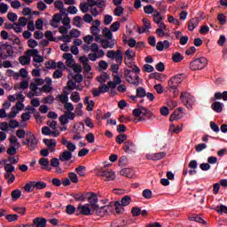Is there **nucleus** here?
I'll return each mask as SVG.
<instances>
[{
    "label": "nucleus",
    "instance_id": "f257e3e1",
    "mask_svg": "<svg viewBox=\"0 0 227 227\" xmlns=\"http://www.w3.org/2000/svg\"><path fill=\"white\" fill-rule=\"evenodd\" d=\"M13 56V47L7 43H2L0 45V67L3 66V60L7 59V58H12Z\"/></svg>",
    "mask_w": 227,
    "mask_h": 227
},
{
    "label": "nucleus",
    "instance_id": "f03ea898",
    "mask_svg": "<svg viewBox=\"0 0 227 227\" xmlns=\"http://www.w3.org/2000/svg\"><path fill=\"white\" fill-rule=\"evenodd\" d=\"M207 58L205 57H201L193 61H192L190 63V68L191 70H203V68H205V67H207Z\"/></svg>",
    "mask_w": 227,
    "mask_h": 227
},
{
    "label": "nucleus",
    "instance_id": "7ed1b4c3",
    "mask_svg": "<svg viewBox=\"0 0 227 227\" xmlns=\"http://www.w3.org/2000/svg\"><path fill=\"white\" fill-rule=\"evenodd\" d=\"M76 215H93V207L90 204H79L76 208Z\"/></svg>",
    "mask_w": 227,
    "mask_h": 227
},
{
    "label": "nucleus",
    "instance_id": "20e7f679",
    "mask_svg": "<svg viewBox=\"0 0 227 227\" xmlns=\"http://www.w3.org/2000/svg\"><path fill=\"white\" fill-rule=\"evenodd\" d=\"M184 79H185L184 74H178L171 77L170 80L168 81V86L170 90H176L178 88V84H181Z\"/></svg>",
    "mask_w": 227,
    "mask_h": 227
},
{
    "label": "nucleus",
    "instance_id": "39448f33",
    "mask_svg": "<svg viewBox=\"0 0 227 227\" xmlns=\"http://www.w3.org/2000/svg\"><path fill=\"white\" fill-rule=\"evenodd\" d=\"M181 100L183 102H186L185 106L187 107V109H192V106H194V102H196L194 96L191 95V93L189 92L181 93Z\"/></svg>",
    "mask_w": 227,
    "mask_h": 227
},
{
    "label": "nucleus",
    "instance_id": "423d86ee",
    "mask_svg": "<svg viewBox=\"0 0 227 227\" xmlns=\"http://www.w3.org/2000/svg\"><path fill=\"white\" fill-rule=\"evenodd\" d=\"M98 176L103 178L105 182H111L116 178V175L111 169H102L98 172Z\"/></svg>",
    "mask_w": 227,
    "mask_h": 227
},
{
    "label": "nucleus",
    "instance_id": "0eeeda50",
    "mask_svg": "<svg viewBox=\"0 0 227 227\" xmlns=\"http://www.w3.org/2000/svg\"><path fill=\"white\" fill-rule=\"evenodd\" d=\"M27 141L28 142V149L33 152L38 146V141H36V137L34 136L33 132H27Z\"/></svg>",
    "mask_w": 227,
    "mask_h": 227
},
{
    "label": "nucleus",
    "instance_id": "6e6552de",
    "mask_svg": "<svg viewBox=\"0 0 227 227\" xmlns=\"http://www.w3.org/2000/svg\"><path fill=\"white\" fill-rule=\"evenodd\" d=\"M86 194H89L86 198L88 200L89 204L91 208L96 209L98 207V197L97 196V193L95 192H86Z\"/></svg>",
    "mask_w": 227,
    "mask_h": 227
},
{
    "label": "nucleus",
    "instance_id": "1a4fd4ad",
    "mask_svg": "<svg viewBox=\"0 0 227 227\" xmlns=\"http://www.w3.org/2000/svg\"><path fill=\"white\" fill-rule=\"evenodd\" d=\"M68 120H75V114L73 112H65L64 114L60 115L59 118V121L62 125L68 124Z\"/></svg>",
    "mask_w": 227,
    "mask_h": 227
},
{
    "label": "nucleus",
    "instance_id": "9d476101",
    "mask_svg": "<svg viewBox=\"0 0 227 227\" xmlns=\"http://www.w3.org/2000/svg\"><path fill=\"white\" fill-rule=\"evenodd\" d=\"M2 125H4V128H1V130L4 132H8V129H17L19 127V121L17 120H11L9 123L6 121L2 122Z\"/></svg>",
    "mask_w": 227,
    "mask_h": 227
},
{
    "label": "nucleus",
    "instance_id": "9b49d317",
    "mask_svg": "<svg viewBox=\"0 0 227 227\" xmlns=\"http://www.w3.org/2000/svg\"><path fill=\"white\" fill-rule=\"evenodd\" d=\"M43 142L48 146L50 152H56V145H58L56 139L44 138Z\"/></svg>",
    "mask_w": 227,
    "mask_h": 227
},
{
    "label": "nucleus",
    "instance_id": "f8f14e48",
    "mask_svg": "<svg viewBox=\"0 0 227 227\" xmlns=\"http://www.w3.org/2000/svg\"><path fill=\"white\" fill-rule=\"evenodd\" d=\"M32 226L34 227H47V219L43 217H36L33 220Z\"/></svg>",
    "mask_w": 227,
    "mask_h": 227
},
{
    "label": "nucleus",
    "instance_id": "ddd939ff",
    "mask_svg": "<svg viewBox=\"0 0 227 227\" xmlns=\"http://www.w3.org/2000/svg\"><path fill=\"white\" fill-rule=\"evenodd\" d=\"M89 195L90 193H86V192L71 193V197L74 198L75 201H82V202L86 201V199L88 198Z\"/></svg>",
    "mask_w": 227,
    "mask_h": 227
},
{
    "label": "nucleus",
    "instance_id": "4468645a",
    "mask_svg": "<svg viewBox=\"0 0 227 227\" xmlns=\"http://www.w3.org/2000/svg\"><path fill=\"white\" fill-rule=\"evenodd\" d=\"M63 19V16L59 13H55L52 17V20L50 21V25L51 27H58V24L61 22V20Z\"/></svg>",
    "mask_w": 227,
    "mask_h": 227
},
{
    "label": "nucleus",
    "instance_id": "2eb2a0df",
    "mask_svg": "<svg viewBox=\"0 0 227 227\" xmlns=\"http://www.w3.org/2000/svg\"><path fill=\"white\" fill-rule=\"evenodd\" d=\"M98 207H92V211H93V215L94 214H96V215H98L99 217H106V215H107V214L106 213V208L100 206H97Z\"/></svg>",
    "mask_w": 227,
    "mask_h": 227
},
{
    "label": "nucleus",
    "instance_id": "dca6fc26",
    "mask_svg": "<svg viewBox=\"0 0 227 227\" xmlns=\"http://www.w3.org/2000/svg\"><path fill=\"white\" fill-rule=\"evenodd\" d=\"M71 159L72 153L67 150L61 153L59 156V160H61V162H68Z\"/></svg>",
    "mask_w": 227,
    "mask_h": 227
},
{
    "label": "nucleus",
    "instance_id": "f3484780",
    "mask_svg": "<svg viewBox=\"0 0 227 227\" xmlns=\"http://www.w3.org/2000/svg\"><path fill=\"white\" fill-rule=\"evenodd\" d=\"M137 107H139V109H141L142 111V116H144V118H148V120H152V116H153V114H152V111L148 110L146 107L141 106V105H137Z\"/></svg>",
    "mask_w": 227,
    "mask_h": 227
},
{
    "label": "nucleus",
    "instance_id": "a211bd4d",
    "mask_svg": "<svg viewBox=\"0 0 227 227\" xmlns=\"http://www.w3.org/2000/svg\"><path fill=\"white\" fill-rule=\"evenodd\" d=\"M38 162L42 169H45L46 171H51L52 169L51 168H49V159L41 158Z\"/></svg>",
    "mask_w": 227,
    "mask_h": 227
},
{
    "label": "nucleus",
    "instance_id": "6ab92c4d",
    "mask_svg": "<svg viewBox=\"0 0 227 227\" xmlns=\"http://www.w3.org/2000/svg\"><path fill=\"white\" fill-rule=\"evenodd\" d=\"M122 148L126 153H129V152H132V150H135L136 145H134V143L130 141H126Z\"/></svg>",
    "mask_w": 227,
    "mask_h": 227
},
{
    "label": "nucleus",
    "instance_id": "aec40b11",
    "mask_svg": "<svg viewBox=\"0 0 227 227\" xmlns=\"http://www.w3.org/2000/svg\"><path fill=\"white\" fill-rule=\"evenodd\" d=\"M198 24H200V20H198V18H192L188 23L189 31L196 29V27H198Z\"/></svg>",
    "mask_w": 227,
    "mask_h": 227
},
{
    "label": "nucleus",
    "instance_id": "412c9836",
    "mask_svg": "<svg viewBox=\"0 0 227 227\" xmlns=\"http://www.w3.org/2000/svg\"><path fill=\"white\" fill-rule=\"evenodd\" d=\"M211 109L215 111V113H223V103L219 101H215L211 105Z\"/></svg>",
    "mask_w": 227,
    "mask_h": 227
},
{
    "label": "nucleus",
    "instance_id": "4be33fe9",
    "mask_svg": "<svg viewBox=\"0 0 227 227\" xmlns=\"http://www.w3.org/2000/svg\"><path fill=\"white\" fill-rule=\"evenodd\" d=\"M188 219L189 221H194L195 223H200V224H207V222L199 215H192L189 216Z\"/></svg>",
    "mask_w": 227,
    "mask_h": 227
},
{
    "label": "nucleus",
    "instance_id": "5701e85b",
    "mask_svg": "<svg viewBox=\"0 0 227 227\" xmlns=\"http://www.w3.org/2000/svg\"><path fill=\"white\" fill-rule=\"evenodd\" d=\"M120 175H121L122 176H127V178H132V176H134V172L132 171V169L126 168H122L120 171Z\"/></svg>",
    "mask_w": 227,
    "mask_h": 227
},
{
    "label": "nucleus",
    "instance_id": "b1692460",
    "mask_svg": "<svg viewBox=\"0 0 227 227\" xmlns=\"http://www.w3.org/2000/svg\"><path fill=\"white\" fill-rule=\"evenodd\" d=\"M114 207L115 208V212L116 214H122L123 212H125V206L121 205V203H120V201H115L114 202Z\"/></svg>",
    "mask_w": 227,
    "mask_h": 227
},
{
    "label": "nucleus",
    "instance_id": "393cba45",
    "mask_svg": "<svg viewBox=\"0 0 227 227\" xmlns=\"http://www.w3.org/2000/svg\"><path fill=\"white\" fill-rule=\"evenodd\" d=\"M120 203L122 205V207H129V205L132 203V198L129 195H125L121 198Z\"/></svg>",
    "mask_w": 227,
    "mask_h": 227
},
{
    "label": "nucleus",
    "instance_id": "a878e982",
    "mask_svg": "<svg viewBox=\"0 0 227 227\" xmlns=\"http://www.w3.org/2000/svg\"><path fill=\"white\" fill-rule=\"evenodd\" d=\"M25 192H33L35 191V181H29L23 187Z\"/></svg>",
    "mask_w": 227,
    "mask_h": 227
},
{
    "label": "nucleus",
    "instance_id": "bb28decb",
    "mask_svg": "<svg viewBox=\"0 0 227 227\" xmlns=\"http://www.w3.org/2000/svg\"><path fill=\"white\" fill-rule=\"evenodd\" d=\"M34 187L37 189V191H42L47 187V183L43 181H34Z\"/></svg>",
    "mask_w": 227,
    "mask_h": 227
},
{
    "label": "nucleus",
    "instance_id": "cd10ccee",
    "mask_svg": "<svg viewBox=\"0 0 227 227\" xmlns=\"http://www.w3.org/2000/svg\"><path fill=\"white\" fill-rule=\"evenodd\" d=\"M114 59L119 65H121V63H123V54H121V50H117L115 51Z\"/></svg>",
    "mask_w": 227,
    "mask_h": 227
},
{
    "label": "nucleus",
    "instance_id": "c85d7f7f",
    "mask_svg": "<svg viewBox=\"0 0 227 227\" xmlns=\"http://www.w3.org/2000/svg\"><path fill=\"white\" fill-rule=\"evenodd\" d=\"M222 98L224 100V102L227 101V91L226 90H224L223 93H221V92L215 93V100H222Z\"/></svg>",
    "mask_w": 227,
    "mask_h": 227
},
{
    "label": "nucleus",
    "instance_id": "c756f323",
    "mask_svg": "<svg viewBox=\"0 0 227 227\" xmlns=\"http://www.w3.org/2000/svg\"><path fill=\"white\" fill-rule=\"evenodd\" d=\"M103 49H113L114 47V43L109 42V39H103L101 41Z\"/></svg>",
    "mask_w": 227,
    "mask_h": 227
},
{
    "label": "nucleus",
    "instance_id": "7c9ffc66",
    "mask_svg": "<svg viewBox=\"0 0 227 227\" xmlns=\"http://www.w3.org/2000/svg\"><path fill=\"white\" fill-rule=\"evenodd\" d=\"M19 61L20 63V65L26 66V65H29V63H31V57L27 56H20L19 58Z\"/></svg>",
    "mask_w": 227,
    "mask_h": 227
},
{
    "label": "nucleus",
    "instance_id": "2f4dec72",
    "mask_svg": "<svg viewBox=\"0 0 227 227\" xmlns=\"http://www.w3.org/2000/svg\"><path fill=\"white\" fill-rule=\"evenodd\" d=\"M11 196L12 198V201H17V200L22 196V192H20V189L13 190L11 193Z\"/></svg>",
    "mask_w": 227,
    "mask_h": 227
},
{
    "label": "nucleus",
    "instance_id": "473e14b6",
    "mask_svg": "<svg viewBox=\"0 0 227 227\" xmlns=\"http://www.w3.org/2000/svg\"><path fill=\"white\" fill-rule=\"evenodd\" d=\"M103 207H105L106 215H109V214H113V212H114V202H110L109 205Z\"/></svg>",
    "mask_w": 227,
    "mask_h": 227
},
{
    "label": "nucleus",
    "instance_id": "72a5a7b5",
    "mask_svg": "<svg viewBox=\"0 0 227 227\" xmlns=\"http://www.w3.org/2000/svg\"><path fill=\"white\" fill-rule=\"evenodd\" d=\"M4 178L8 180L7 184H13L15 182V175L12 172H6L4 174Z\"/></svg>",
    "mask_w": 227,
    "mask_h": 227
},
{
    "label": "nucleus",
    "instance_id": "f704fd0d",
    "mask_svg": "<svg viewBox=\"0 0 227 227\" xmlns=\"http://www.w3.org/2000/svg\"><path fill=\"white\" fill-rule=\"evenodd\" d=\"M137 98H145L146 97V90L143 87H138L137 89Z\"/></svg>",
    "mask_w": 227,
    "mask_h": 227
},
{
    "label": "nucleus",
    "instance_id": "c9c22d12",
    "mask_svg": "<svg viewBox=\"0 0 227 227\" xmlns=\"http://www.w3.org/2000/svg\"><path fill=\"white\" fill-rule=\"evenodd\" d=\"M103 35L106 40H113V32L107 27L103 29Z\"/></svg>",
    "mask_w": 227,
    "mask_h": 227
},
{
    "label": "nucleus",
    "instance_id": "e433bc0d",
    "mask_svg": "<svg viewBox=\"0 0 227 227\" xmlns=\"http://www.w3.org/2000/svg\"><path fill=\"white\" fill-rule=\"evenodd\" d=\"M13 26H21L24 27L25 26H27V19L26 17H20L17 22L13 23Z\"/></svg>",
    "mask_w": 227,
    "mask_h": 227
},
{
    "label": "nucleus",
    "instance_id": "4c0bfd02",
    "mask_svg": "<svg viewBox=\"0 0 227 227\" xmlns=\"http://www.w3.org/2000/svg\"><path fill=\"white\" fill-rule=\"evenodd\" d=\"M75 171L77 173V175H79L80 176H86V167L80 165L79 167H77L75 168Z\"/></svg>",
    "mask_w": 227,
    "mask_h": 227
},
{
    "label": "nucleus",
    "instance_id": "58836bf2",
    "mask_svg": "<svg viewBox=\"0 0 227 227\" xmlns=\"http://www.w3.org/2000/svg\"><path fill=\"white\" fill-rule=\"evenodd\" d=\"M66 212L68 214V215H72V214L77 215V209L75 208V206L74 205H67L66 207Z\"/></svg>",
    "mask_w": 227,
    "mask_h": 227
},
{
    "label": "nucleus",
    "instance_id": "ea45409f",
    "mask_svg": "<svg viewBox=\"0 0 227 227\" xmlns=\"http://www.w3.org/2000/svg\"><path fill=\"white\" fill-rule=\"evenodd\" d=\"M214 210L218 214H227V207L224 205L216 206Z\"/></svg>",
    "mask_w": 227,
    "mask_h": 227
},
{
    "label": "nucleus",
    "instance_id": "a19ab883",
    "mask_svg": "<svg viewBox=\"0 0 227 227\" xmlns=\"http://www.w3.org/2000/svg\"><path fill=\"white\" fill-rule=\"evenodd\" d=\"M184 59V56L180 54V52H176L172 55V61L174 63H180Z\"/></svg>",
    "mask_w": 227,
    "mask_h": 227
},
{
    "label": "nucleus",
    "instance_id": "79ce46f5",
    "mask_svg": "<svg viewBox=\"0 0 227 227\" xmlns=\"http://www.w3.org/2000/svg\"><path fill=\"white\" fill-rule=\"evenodd\" d=\"M128 136L126 134H120L116 137L115 141L118 145H121L124 141H127Z\"/></svg>",
    "mask_w": 227,
    "mask_h": 227
},
{
    "label": "nucleus",
    "instance_id": "37998d69",
    "mask_svg": "<svg viewBox=\"0 0 227 227\" xmlns=\"http://www.w3.org/2000/svg\"><path fill=\"white\" fill-rule=\"evenodd\" d=\"M46 65V68L48 70H54L56 68H58L57 64L54 62V60H49L45 62Z\"/></svg>",
    "mask_w": 227,
    "mask_h": 227
},
{
    "label": "nucleus",
    "instance_id": "c03bdc74",
    "mask_svg": "<svg viewBox=\"0 0 227 227\" xmlns=\"http://www.w3.org/2000/svg\"><path fill=\"white\" fill-rule=\"evenodd\" d=\"M131 214H132L133 217H139V215H141V207H133L131 208Z\"/></svg>",
    "mask_w": 227,
    "mask_h": 227
},
{
    "label": "nucleus",
    "instance_id": "a18cd8bd",
    "mask_svg": "<svg viewBox=\"0 0 227 227\" xmlns=\"http://www.w3.org/2000/svg\"><path fill=\"white\" fill-rule=\"evenodd\" d=\"M68 176L73 184H77L79 182V177L77 176V174L74 172H69Z\"/></svg>",
    "mask_w": 227,
    "mask_h": 227
},
{
    "label": "nucleus",
    "instance_id": "49530a36",
    "mask_svg": "<svg viewBox=\"0 0 227 227\" xmlns=\"http://www.w3.org/2000/svg\"><path fill=\"white\" fill-rule=\"evenodd\" d=\"M149 79H156L157 81H162V74L158 72H154L149 74Z\"/></svg>",
    "mask_w": 227,
    "mask_h": 227
},
{
    "label": "nucleus",
    "instance_id": "de8ad7c7",
    "mask_svg": "<svg viewBox=\"0 0 227 227\" xmlns=\"http://www.w3.org/2000/svg\"><path fill=\"white\" fill-rule=\"evenodd\" d=\"M45 38H47V40L49 42H56V39L54 38V35L52 34V31L51 30H47L44 34Z\"/></svg>",
    "mask_w": 227,
    "mask_h": 227
},
{
    "label": "nucleus",
    "instance_id": "09e8293b",
    "mask_svg": "<svg viewBox=\"0 0 227 227\" xmlns=\"http://www.w3.org/2000/svg\"><path fill=\"white\" fill-rule=\"evenodd\" d=\"M5 219H6V221H8V223H13V222L17 221V219H19V215H17V214L7 215H5Z\"/></svg>",
    "mask_w": 227,
    "mask_h": 227
},
{
    "label": "nucleus",
    "instance_id": "8fccbe9b",
    "mask_svg": "<svg viewBox=\"0 0 227 227\" xmlns=\"http://www.w3.org/2000/svg\"><path fill=\"white\" fill-rule=\"evenodd\" d=\"M125 56L127 58V59L130 60V59H134V58H136V53H134V51L128 49L125 51Z\"/></svg>",
    "mask_w": 227,
    "mask_h": 227
},
{
    "label": "nucleus",
    "instance_id": "3c124183",
    "mask_svg": "<svg viewBox=\"0 0 227 227\" xmlns=\"http://www.w3.org/2000/svg\"><path fill=\"white\" fill-rule=\"evenodd\" d=\"M9 141H10L11 145H15L18 148H19V146H20V143H19V139L17 138V137H15V135H12L9 137Z\"/></svg>",
    "mask_w": 227,
    "mask_h": 227
},
{
    "label": "nucleus",
    "instance_id": "603ef678",
    "mask_svg": "<svg viewBox=\"0 0 227 227\" xmlns=\"http://www.w3.org/2000/svg\"><path fill=\"white\" fill-rule=\"evenodd\" d=\"M71 100L77 104L81 100V96H79V92L74 91L71 94Z\"/></svg>",
    "mask_w": 227,
    "mask_h": 227
},
{
    "label": "nucleus",
    "instance_id": "864d4df0",
    "mask_svg": "<svg viewBox=\"0 0 227 227\" xmlns=\"http://www.w3.org/2000/svg\"><path fill=\"white\" fill-rule=\"evenodd\" d=\"M80 10H81L82 13H88V12H90V5H88V4H86V3H81Z\"/></svg>",
    "mask_w": 227,
    "mask_h": 227
},
{
    "label": "nucleus",
    "instance_id": "5fc2aeb1",
    "mask_svg": "<svg viewBox=\"0 0 227 227\" xmlns=\"http://www.w3.org/2000/svg\"><path fill=\"white\" fill-rule=\"evenodd\" d=\"M77 88V84L72 81V80H69L67 82V87H65L64 90H74Z\"/></svg>",
    "mask_w": 227,
    "mask_h": 227
},
{
    "label": "nucleus",
    "instance_id": "6e6d98bb",
    "mask_svg": "<svg viewBox=\"0 0 227 227\" xmlns=\"http://www.w3.org/2000/svg\"><path fill=\"white\" fill-rule=\"evenodd\" d=\"M26 54L28 58H31V56L34 58H36V56L38 55V50H36L35 48L32 50H28L26 51Z\"/></svg>",
    "mask_w": 227,
    "mask_h": 227
},
{
    "label": "nucleus",
    "instance_id": "4d7b16f0",
    "mask_svg": "<svg viewBox=\"0 0 227 227\" xmlns=\"http://www.w3.org/2000/svg\"><path fill=\"white\" fill-rule=\"evenodd\" d=\"M124 10L125 9L122 6H117L114 9V15H115V17H121V15H123Z\"/></svg>",
    "mask_w": 227,
    "mask_h": 227
},
{
    "label": "nucleus",
    "instance_id": "13d9d810",
    "mask_svg": "<svg viewBox=\"0 0 227 227\" xmlns=\"http://www.w3.org/2000/svg\"><path fill=\"white\" fill-rule=\"evenodd\" d=\"M144 12L147 15H152V13H153V12H155V8H153L151 4H149V5H146L144 7Z\"/></svg>",
    "mask_w": 227,
    "mask_h": 227
},
{
    "label": "nucleus",
    "instance_id": "bf43d9fd",
    "mask_svg": "<svg viewBox=\"0 0 227 227\" xmlns=\"http://www.w3.org/2000/svg\"><path fill=\"white\" fill-rule=\"evenodd\" d=\"M75 114H77V116H82L84 114V112H82V103H79L76 106Z\"/></svg>",
    "mask_w": 227,
    "mask_h": 227
},
{
    "label": "nucleus",
    "instance_id": "052dcab7",
    "mask_svg": "<svg viewBox=\"0 0 227 227\" xmlns=\"http://www.w3.org/2000/svg\"><path fill=\"white\" fill-rule=\"evenodd\" d=\"M59 40H62L65 43H70L72 42V36L69 35H62L58 37Z\"/></svg>",
    "mask_w": 227,
    "mask_h": 227
},
{
    "label": "nucleus",
    "instance_id": "680f3d73",
    "mask_svg": "<svg viewBox=\"0 0 227 227\" xmlns=\"http://www.w3.org/2000/svg\"><path fill=\"white\" fill-rule=\"evenodd\" d=\"M176 120H180V114H178V111L175 110L169 117V121H175Z\"/></svg>",
    "mask_w": 227,
    "mask_h": 227
},
{
    "label": "nucleus",
    "instance_id": "e2e57ef3",
    "mask_svg": "<svg viewBox=\"0 0 227 227\" xmlns=\"http://www.w3.org/2000/svg\"><path fill=\"white\" fill-rule=\"evenodd\" d=\"M166 157L165 152L156 153H154V160H160Z\"/></svg>",
    "mask_w": 227,
    "mask_h": 227
},
{
    "label": "nucleus",
    "instance_id": "0e129e2a",
    "mask_svg": "<svg viewBox=\"0 0 227 227\" xmlns=\"http://www.w3.org/2000/svg\"><path fill=\"white\" fill-rule=\"evenodd\" d=\"M7 19L11 22H15V20H17V19H18L17 13H15V12H9L7 14Z\"/></svg>",
    "mask_w": 227,
    "mask_h": 227
},
{
    "label": "nucleus",
    "instance_id": "69168bd1",
    "mask_svg": "<svg viewBox=\"0 0 227 227\" xmlns=\"http://www.w3.org/2000/svg\"><path fill=\"white\" fill-rule=\"evenodd\" d=\"M43 104H52L54 102V96L49 95L43 99Z\"/></svg>",
    "mask_w": 227,
    "mask_h": 227
},
{
    "label": "nucleus",
    "instance_id": "338daca9",
    "mask_svg": "<svg viewBox=\"0 0 227 227\" xmlns=\"http://www.w3.org/2000/svg\"><path fill=\"white\" fill-rule=\"evenodd\" d=\"M206 148H207V144L205 143L198 144L197 145H195V150L198 153L203 152V150H205Z\"/></svg>",
    "mask_w": 227,
    "mask_h": 227
},
{
    "label": "nucleus",
    "instance_id": "774afa93",
    "mask_svg": "<svg viewBox=\"0 0 227 227\" xmlns=\"http://www.w3.org/2000/svg\"><path fill=\"white\" fill-rule=\"evenodd\" d=\"M120 21H115L110 26L111 31L116 32L118 29H120Z\"/></svg>",
    "mask_w": 227,
    "mask_h": 227
}]
</instances>
